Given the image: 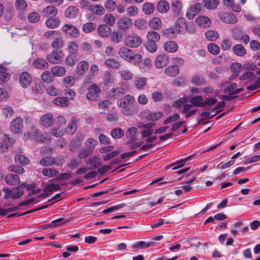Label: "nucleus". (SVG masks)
Segmentation results:
<instances>
[{
  "label": "nucleus",
  "mask_w": 260,
  "mask_h": 260,
  "mask_svg": "<svg viewBox=\"0 0 260 260\" xmlns=\"http://www.w3.org/2000/svg\"><path fill=\"white\" fill-rule=\"evenodd\" d=\"M11 132L14 134H18L22 132L23 128V121L20 117H16L10 124Z\"/></svg>",
  "instance_id": "12"
},
{
  "label": "nucleus",
  "mask_w": 260,
  "mask_h": 260,
  "mask_svg": "<svg viewBox=\"0 0 260 260\" xmlns=\"http://www.w3.org/2000/svg\"><path fill=\"white\" fill-rule=\"evenodd\" d=\"M168 64V57L165 54L158 55L155 61L154 64L157 69H160L166 67Z\"/></svg>",
  "instance_id": "19"
},
{
  "label": "nucleus",
  "mask_w": 260,
  "mask_h": 260,
  "mask_svg": "<svg viewBox=\"0 0 260 260\" xmlns=\"http://www.w3.org/2000/svg\"><path fill=\"white\" fill-rule=\"evenodd\" d=\"M51 72L53 76L62 77L66 74V69L63 67L56 66L52 68Z\"/></svg>",
  "instance_id": "32"
},
{
  "label": "nucleus",
  "mask_w": 260,
  "mask_h": 260,
  "mask_svg": "<svg viewBox=\"0 0 260 260\" xmlns=\"http://www.w3.org/2000/svg\"><path fill=\"white\" fill-rule=\"evenodd\" d=\"M197 24L203 28H207L210 26L211 24V19L205 16L198 17L195 20Z\"/></svg>",
  "instance_id": "23"
},
{
  "label": "nucleus",
  "mask_w": 260,
  "mask_h": 260,
  "mask_svg": "<svg viewBox=\"0 0 260 260\" xmlns=\"http://www.w3.org/2000/svg\"><path fill=\"white\" fill-rule=\"evenodd\" d=\"M45 24L49 28H56L60 24V20L58 18L56 17L48 18L46 20Z\"/></svg>",
  "instance_id": "33"
},
{
  "label": "nucleus",
  "mask_w": 260,
  "mask_h": 260,
  "mask_svg": "<svg viewBox=\"0 0 260 260\" xmlns=\"http://www.w3.org/2000/svg\"><path fill=\"white\" fill-rule=\"evenodd\" d=\"M142 10L146 15H150L154 11V6L150 3H145L143 5Z\"/></svg>",
  "instance_id": "52"
},
{
  "label": "nucleus",
  "mask_w": 260,
  "mask_h": 260,
  "mask_svg": "<svg viewBox=\"0 0 260 260\" xmlns=\"http://www.w3.org/2000/svg\"><path fill=\"white\" fill-rule=\"evenodd\" d=\"M26 185L25 183H22L16 187H13L12 189L7 188H4V199H7L12 198L13 199H17L20 198L24 193L22 187Z\"/></svg>",
  "instance_id": "5"
},
{
  "label": "nucleus",
  "mask_w": 260,
  "mask_h": 260,
  "mask_svg": "<svg viewBox=\"0 0 260 260\" xmlns=\"http://www.w3.org/2000/svg\"><path fill=\"white\" fill-rule=\"evenodd\" d=\"M203 3L207 9L213 10L217 7L219 2L218 0H204Z\"/></svg>",
  "instance_id": "54"
},
{
  "label": "nucleus",
  "mask_w": 260,
  "mask_h": 260,
  "mask_svg": "<svg viewBox=\"0 0 260 260\" xmlns=\"http://www.w3.org/2000/svg\"><path fill=\"white\" fill-rule=\"evenodd\" d=\"M57 13V9L53 6H47L44 8L42 11L43 15L48 18L55 17Z\"/></svg>",
  "instance_id": "26"
},
{
  "label": "nucleus",
  "mask_w": 260,
  "mask_h": 260,
  "mask_svg": "<svg viewBox=\"0 0 260 260\" xmlns=\"http://www.w3.org/2000/svg\"><path fill=\"white\" fill-rule=\"evenodd\" d=\"M88 69V63L85 60H82L77 63L75 70L76 74L78 76H83Z\"/></svg>",
  "instance_id": "22"
},
{
  "label": "nucleus",
  "mask_w": 260,
  "mask_h": 260,
  "mask_svg": "<svg viewBox=\"0 0 260 260\" xmlns=\"http://www.w3.org/2000/svg\"><path fill=\"white\" fill-rule=\"evenodd\" d=\"M134 25L140 29H145L147 26V21L143 18H139L134 21Z\"/></svg>",
  "instance_id": "63"
},
{
  "label": "nucleus",
  "mask_w": 260,
  "mask_h": 260,
  "mask_svg": "<svg viewBox=\"0 0 260 260\" xmlns=\"http://www.w3.org/2000/svg\"><path fill=\"white\" fill-rule=\"evenodd\" d=\"M170 6L168 2L161 0L158 2L157 5V11L161 13H166L169 11Z\"/></svg>",
  "instance_id": "41"
},
{
  "label": "nucleus",
  "mask_w": 260,
  "mask_h": 260,
  "mask_svg": "<svg viewBox=\"0 0 260 260\" xmlns=\"http://www.w3.org/2000/svg\"><path fill=\"white\" fill-rule=\"evenodd\" d=\"M198 109L197 108L194 107L192 105L187 104L183 106L181 109L182 113L185 115V118H188L193 115L197 111Z\"/></svg>",
  "instance_id": "20"
},
{
  "label": "nucleus",
  "mask_w": 260,
  "mask_h": 260,
  "mask_svg": "<svg viewBox=\"0 0 260 260\" xmlns=\"http://www.w3.org/2000/svg\"><path fill=\"white\" fill-rule=\"evenodd\" d=\"M117 25L119 29L125 31L132 26V20L127 17H122L117 21Z\"/></svg>",
  "instance_id": "15"
},
{
  "label": "nucleus",
  "mask_w": 260,
  "mask_h": 260,
  "mask_svg": "<svg viewBox=\"0 0 260 260\" xmlns=\"http://www.w3.org/2000/svg\"><path fill=\"white\" fill-rule=\"evenodd\" d=\"M206 38L210 41H214L216 40L218 37L219 35L217 32L214 30H207L205 34Z\"/></svg>",
  "instance_id": "51"
},
{
  "label": "nucleus",
  "mask_w": 260,
  "mask_h": 260,
  "mask_svg": "<svg viewBox=\"0 0 260 260\" xmlns=\"http://www.w3.org/2000/svg\"><path fill=\"white\" fill-rule=\"evenodd\" d=\"M201 118L199 120L198 123L200 124H205L207 123L206 120L212 118L213 116L210 115L209 112H202L200 115Z\"/></svg>",
  "instance_id": "62"
},
{
  "label": "nucleus",
  "mask_w": 260,
  "mask_h": 260,
  "mask_svg": "<svg viewBox=\"0 0 260 260\" xmlns=\"http://www.w3.org/2000/svg\"><path fill=\"white\" fill-rule=\"evenodd\" d=\"M243 90L241 88H236V84L235 83L232 84L230 86L226 87L224 91L225 93H229L230 95H234L241 92Z\"/></svg>",
  "instance_id": "38"
},
{
  "label": "nucleus",
  "mask_w": 260,
  "mask_h": 260,
  "mask_svg": "<svg viewBox=\"0 0 260 260\" xmlns=\"http://www.w3.org/2000/svg\"><path fill=\"white\" fill-rule=\"evenodd\" d=\"M39 123L45 128L52 126L54 123L53 115L50 113L43 115L40 118Z\"/></svg>",
  "instance_id": "13"
},
{
  "label": "nucleus",
  "mask_w": 260,
  "mask_h": 260,
  "mask_svg": "<svg viewBox=\"0 0 260 260\" xmlns=\"http://www.w3.org/2000/svg\"><path fill=\"white\" fill-rule=\"evenodd\" d=\"M77 120L75 117H72L71 122L66 128V132L70 135L73 134L77 129L76 123Z\"/></svg>",
  "instance_id": "40"
},
{
  "label": "nucleus",
  "mask_w": 260,
  "mask_h": 260,
  "mask_svg": "<svg viewBox=\"0 0 260 260\" xmlns=\"http://www.w3.org/2000/svg\"><path fill=\"white\" fill-rule=\"evenodd\" d=\"M110 105V102L107 100H104L100 102L99 104L100 113L102 114L106 113L108 111V108Z\"/></svg>",
  "instance_id": "56"
},
{
  "label": "nucleus",
  "mask_w": 260,
  "mask_h": 260,
  "mask_svg": "<svg viewBox=\"0 0 260 260\" xmlns=\"http://www.w3.org/2000/svg\"><path fill=\"white\" fill-rule=\"evenodd\" d=\"M201 8L202 6L200 4H196L190 7L186 12L187 18L189 19H193L194 16L200 12Z\"/></svg>",
  "instance_id": "21"
},
{
  "label": "nucleus",
  "mask_w": 260,
  "mask_h": 260,
  "mask_svg": "<svg viewBox=\"0 0 260 260\" xmlns=\"http://www.w3.org/2000/svg\"><path fill=\"white\" fill-rule=\"evenodd\" d=\"M42 173L43 175L51 178L56 176L58 171L52 168H45L42 170Z\"/></svg>",
  "instance_id": "55"
},
{
  "label": "nucleus",
  "mask_w": 260,
  "mask_h": 260,
  "mask_svg": "<svg viewBox=\"0 0 260 260\" xmlns=\"http://www.w3.org/2000/svg\"><path fill=\"white\" fill-rule=\"evenodd\" d=\"M118 53L123 59L135 66L138 65L141 62L142 55L127 47H123L120 48Z\"/></svg>",
  "instance_id": "1"
},
{
  "label": "nucleus",
  "mask_w": 260,
  "mask_h": 260,
  "mask_svg": "<svg viewBox=\"0 0 260 260\" xmlns=\"http://www.w3.org/2000/svg\"><path fill=\"white\" fill-rule=\"evenodd\" d=\"M203 98L200 95H197L192 97L190 99V103L194 107H203L204 101H203Z\"/></svg>",
  "instance_id": "53"
},
{
  "label": "nucleus",
  "mask_w": 260,
  "mask_h": 260,
  "mask_svg": "<svg viewBox=\"0 0 260 260\" xmlns=\"http://www.w3.org/2000/svg\"><path fill=\"white\" fill-rule=\"evenodd\" d=\"M96 27V24L93 22H86L82 27V31L86 34H88L94 30Z\"/></svg>",
  "instance_id": "48"
},
{
  "label": "nucleus",
  "mask_w": 260,
  "mask_h": 260,
  "mask_svg": "<svg viewBox=\"0 0 260 260\" xmlns=\"http://www.w3.org/2000/svg\"><path fill=\"white\" fill-rule=\"evenodd\" d=\"M63 53L62 51L54 50L48 54L46 59L48 61L52 63H58L62 59Z\"/></svg>",
  "instance_id": "14"
},
{
  "label": "nucleus",
  "mask_w": 260,
  "mask_h": 260,
  "mask_svg": "<svg viewBox=\"0 0 260 260\" xmlns=\"http://www.w3.org/2000/svg\"><path fill=\"white\" fill-rule=\"evenodd\" d=\"M164 49L166 52L174 53L177 51L178 49V46L175 41H170L164 44Z\"/></svg>",
  "instance_id": "29"
},
{
  "label": "nucleus",
  "mask_w": 260,
  "mask_h": 260,
  "mask_svg": "<svg viewBox=\"0 0 260 260\" xmlns=\"http://www.w3.org/2000/svg\"><path fill=\"white\" fill-rule=\"evenodd\" d=\"M171 6L173 12L175 15H179L182 8L181 3L178 1H175L172 3Z\"/></svg>",
  "instance_id": "61"
},
{
  "label": "nucleus",
  "mask_w": 260,
  "mask_h": 260,
  "mask_svg": "<svg viewBox=\"0 0 260 260\" xmlns=\"http://www.w3.org/2000/svg\"><path fill=\"white\" fill-rule=\"evenodd\" d=\"M61 31L67 37L71 38H77L80 35V31L77 27L71 24L63 25Z\"/></svg>",
  "instance_id": "9"
},
{
  "label": "nucleus",
  "mask_w": 260,
  "mask_h": 260,
  "mask_svg": "<svg viewBox=\"0 0 260 260\" xmlns=\"http://www.w3.org/2000/svg\"><path fill=\"white\" fill-rule=\"evenodd\" d=\"M162 116L160 112H152L149 110L142 111L139 114V117L141 119H145L148 121H156L160 119Z\"/></svg>",
  "instance_id": "7"
},
{
  "label": "nucleus",
  "mask_w": 260,
  "mask_h": 260,
  "mask_svg": "<svg viewBox=\"0 0 260 260\" xmlns=\"http://www.w3.org/2000/svg\"><path fill=\"white\" fill-rule=\"evenodd\" d=\"M98 142L94 139L89 138L85 142L86 149L90 150L91 152L93 151L95 146L97 145Z\"/></svg>",
  "instance_id": "57"
},
{
  "label": "nucleus",
  "mask_w": 260,
  "mask_h": 260,
  "mask_svg": "<svg viewBox=\"0 0 260 260\" xmlns=\"http://www.w3.org/2000/svg\"><path fill=\"white\" fill-rule=\"evenodd\" d=\"M32 90L35 95L41 94L45 91V85L42 83H36L32 87Z\"/></svg>",
  "instance_id": "50"
},
{
  "label": "nucleus",
  "mask_w": 260,
  "mask_h": 260,
  "mask_svg": "<svg viewBox=\"0 0 260 260\" xmlns=\"http://www.w3.org/2000/svg\"><path fill=\"white\" fill-rule=\"evenodd\" d=\"M134 98L131 95H126L123 98L117 101V104L118 107L122 108V113L124 115H131L134 111L130 106L134 102Z\"/></svg>",
  "instance_id": "4"
},
{
  "label": "nucleus",
  "mask_w": 260,
  "mask_h": 260,
  "mask_svg": "<svg viewBox=\"0 0 260 260\" xmlns=\"http://www.w3.org/2000/svg\"><path fill=\"white\" fill-rule=\"evenodd\" d=\"M53 103L55 105L60 106L62 107H67L69 105V101L67 98L64 97H57L53 100Z\"/></svg>",
  "instance_id": "44"
},
{
  "label": "nucleus",
  "mask_w": 260,
  "mask_h": 260,
  "mask_svg": "<svg viewBox=\"0 0 260 260\" xmlns=\"http://www.w3.org/2000/svg\"><path fill=\"white\" fill-rule=\"evenodd\" d=\"M147 84V79L143 77H136L134 80V85L137 89H142Z\"/></svg>",
  "instance_id": "31"
},
{
  "label": "nucleus",
  "mask_w": 260,
  "mask_h": 260,
  "mask_svg": "<svg viewBox=\"0 0 260 260\" xmlns=\"http://www.w3.org/2000/svg\"><path fill=\"white\" fill-rule=\"evenodd\" d=\"M233 51L236 55L238 56H243L246 53L244 47L241 44H236L233 48Z\"/></svg>",
  "instance_id": "39"
},
{
  "label": "nucleus",
  "mask_w": 260,
  "mask_h": 260,
  "mask_svg": "<svg viewBox=\"0 0 260 260\" xmlns=\"http://www.w3.org/2000/svg\"><path fill=\"white\" fill-rule=\"evenodd\" d=\"M5 180L8 185H15L20 183L19 177L16 174H8L6 176Z\"/></svg>",
  "instance_id": "28"
},
{
  "label": "nucleus",
  "mask_w": 260,
  "mask_h": 260,
  "mask_svg": "<svg viewBox=\"0 0 260 260\" xmlns=\"http://www.w3.org/2000/svg\"><path fill=\"white\" fill-rule=\"evenodd\" d=\"M32 66L37 69L44 70L48 68L49 64L44 59L38 58L34 60Z\"/></svg>",
  "instance_id": "30"
},
{
  "label": "nucleus",
  "mask_w": 260,
  "mask_h": 260,
  "mask_svg": "<svg viewBox=\"0 0 260 260\" xmlns=\"http://www.w3.org/2000/svg\"><path fill=\"white\" fill-rule=\"evenodd\" d=\"M208 51L213 55H217L220 52V47L216 44L211 43L207 46Z\"/></svg>",
  "instance_id": "60"
},
{
  "label": "nucleus",
  "mask_w": 260,
  "mask_h": 260,
  "mask_svg": "<svg viewBox=\"0 0 260 260\" xmlns=\"http://www.w3.org/2000/svg\"><path fill=\"white\" fill-rule=\"evenodd\" d=\"M125 90L123 88H112L109 92V96L111 98L116 99L123 95Z\"/></svg>",
  "instance_id": "34"
},
{
  "label": "nucleus",
  "mask_w": 260,
  "mask_h": 260,
  "mask_svg": "<svg viewBox=\"0 0 260 260\" xmlns=\"http://www.w3.org/2000/svg\"><path fill=\"white\" fill-rule=\"evenodd\" d=\"M100 92L101 89L96 84H91L88 88V92L86 95V98L91 101H96L98 99Z\"/></svg>",
  "instance_id": "11"
},
{
  "label": "nucleus",
  "mask_w": 260,
  "mask_h": 260,
  "mask_svg": "<svg viewBox=\"0 0 260 260\" xmlns=\"http://www.w3.org/2000/svg\"><path fill=\"white\" fill-rule=\"evenodd\" d=\"M126 46L129 48H137L142 44L141 38L137 35H127L124 40Z\"/></svg>",
  "instance_id": "10"
},
{
  "label": "nucleus",
  "mask_w": 260,
  "mask_h": 260,
  "mask_svg": "<svg viewBox=\"0 0 260 260\" xmlns=\"http://www.w3.org/2000/svg\"><path fill=\"white\" fill-rule=\"evenodd\" d=\"M120 77L123 80L128 81L133 78V74L127 69H123L119 71Z\"/></svg>",
  "instance_id": "42"
},
{
  "label": "nucleus",
  "mask_w": 260,
  "mask_h": 260,
  "mask_svg": "<svg viewBox=\"0 0 260 260\" xmlns=\"http://www.w3.org/2000/svg\"><path fill=\"white\" fill-rule=\"evenodd\" d=\"M29 139H33L37 142H46L50 140V137L47 134H42L37 128L32 127L29 131L24 134V140H27Z\"/></svg>",
  "instance_id": "3"
},
{
  "label": "nucleus",
  "mask_w": 260,
  "mask_h": 260,
  "mask_svg": "<svg viewBox=\"0 0 260 260\" xmlns=\"http://www.w3.org/2000/svg\"><path fill=\"white\" fill-rule=\"evenodd\" d=\"M165 73L169 76L174 77L179 73V70L176 66H169L165 69Z\"/></svg>",
  "instance_id": "45"
},
{
  "label": "nucleus",
  "mask_w": 260,
  "mask_h": 260,
  "mask_svg": "<svg viewBox=\"0 0 260 260\" xmlns=\"http://www.w3.org/2000/svg\"><path fill=\"white\" fill-rule=\"evenodd\" d=\"M79 13V9L76 6H71L67 8L64 12V15L66 17L73 19L76 17Z\"/></svg>",
  "instance_id": "27"
},
{
  "label": "nucleus",
  "mask_w": 260,
  "mask_h": 260,
  "mask_svg": "<svg viewBox=\"0 0 260 260\" xmlns=\"http://www.w3.org/2000/svg\"><path fill=\"white\" fill-rule=\"evenodd\" d=\"M105 64L109 68L117 70L121 67V63L114 58H110L105 61Z\"/></svg>",
  "instance_id": "35"
},
{
  "label": "nucleus",
  "mask_w": 260,
  "mask_h": 260,
  "mask_svg": "<svg viewBox=\"0 0 260 260\" xmlns=\"http://www.w3.org/2000/svg\"><path fill=\"white\" fill-rule=\"evenodd\" d=\"M98 33L101 37H107L111 34V28L107 25H100L98 28Z\"/></svg>",
  "instance_id": "47"
},
{
  "label": "nucleus",
  "mask_w": 260,
  "mask_h": 260,
  "mask_svg": "<svg viewBox=\"0 0 260 260\" xmlns=\"http://www.w3.org/2000/svg\"><path fill=\"white\" fill-rule=\"evenodd\" d=\"M40 163L43 166H48L55 165V166H59L61 165V163L58 161H56L54 157L52 156H47L43 158L40 160Z\"/></svg>",
  "instance_id": "24"
},
{
  "label": "nucleus",
  "mask_w": 260,
  "mask_h": 260,
  "mask_svg": "<svg viewBox=\"0 0 260 260\" xmlns=\"http://www.w3.org/2000/svg\"><path fill=\"white\" fill-rule=\"evenodd\" d=\"M10 75L6 72L5 68L0 66V83L7 82L10 79Z\"/></svg>",
  "instance_id": "49"
},
{
  "label": "nucleus",
  "mask_w": 260,
  "mask_h": 260,
  "mask_svg": "<svg viewBox=\"0 0 260 260\" xmlns=\"http://www.w3.org/2000/svg\"><path fill=\"white\" fill-rule=\"evenodd\" d=\"M67 49L70 54H76L78 51V46L75 41H70L67 44Z\"/></svg>",
  "instance_id": "43"
},
{
  "label": "nucleus",
  "mask_w": 260,
  "mask_h": 260,
  "mask_svg": "<svg viewBox=\"0 0 260 260\" xmlns=\"http://www.w3.org/2000/svg\"><path fill=\"white\" fill-rule=\"evenodd\" d=\"M233 38L238 41L242 36L244 34L242 28L238 26H235L233 29Z\"/></svg>",
  "instance_id": "59"
},
{
  "label": "nucleus",
  "mask_w": 260,
  "mask_h": 260,
  "mask_svg": "<svg viewBox=\"0 0 260 260\" xmlns=\"http://www.w3.org/2000/svg\"><path fill=\"white\" fill-rule=\"evenodd\" d=\"M87 163L90 165V169L93 170L100 167L102 162L101 161L100 158L98 156H94L89 158Z\"/></svg>",
  "instance_id": "37"
},
{
  "label": "nucleus",
  "mask_w": 260,
  "mask_h": 260,
  "mask_svg": "<svg viewBox=\"0 0 260 260\" xmlns=\"http://www.w3.org/2000/svg\"><path fill=\"white\" fill-rule=\"evenodd\" d=\"M155 125V123L153 122L144 123L140 122L138 123L137 127L139 129L141 138H144L150 137L154 133L153 128Z\"/></svg>",
  "instance_id": "6"
},
{
  "label": "nucleus",
  "mask_w": 260,
  "mask_h": 260,
  "mask_svg": "<svg viewBox=\"0 0 260 260\" xmlns=\"http://www.w3.org/2000/svg\"><path fill=\"white\" fill-rule=\"evenodd\" d=\"M41 78L43 82L48 83L52 82L54 80L52 73L48 71H43L41 75Z\"/></svg>",
  "instance_id": "46"
},
{
  "label": "nucleus",
  "mask_w": 260,
  "mask_h": 260,
  "mask_svg": "<svg viewBox=\"0 0 260 260\" xmlns=\"http://www.w3.org/2000/svg\"><path fill=\"white\" fill-rule=\"evenodd\" d=\"M149 26L154 30H159L161 29L162 23L161 19L158 17H152L149 21Z\"/></svg>",
  "instance_id": "25"
},
{
  "label": "nucleus",
  "mask_w": 260,
  "mask_h": 260,
  "mask_svg": "<svg viewBox=\"0 0 260 260\" xmlns=\"http://www.w3.org/2000/svg\"><path fill=\"white\" fill-rule=\"evenodd\" d=\"M148 41L156 42L158 41L160 39V35L159 34L155 31H150L147 35Z\"/></svg>",
  "instance_id": "64"
},
{
  "label": "nucleus",
  "mask_w": 260,
  "mask_h": 260,
  "mask_svg": "<svg viewBox=\"0 0 260 260\" xmlns=\"http://www.w3.org/2000/svg\"><path fill=\"white\" fill-rule=\"evenodd\" d=\"M32 81V77L27 72H22L19 76V82L23 88L27 87Z\"/></svg>",
  "instance_id": "18"
},
{
  "label": "nucleus",
  "mask_w": 260,
  "mask_h": 260,
  "mask_svg": "<svg viewBox=\"0 0 260 260\" xmlns=\"http://www.w3.org/2000/svg\"><path fill=\"white\" fill-rule=\"evenodd\" d=\"M14 140L8 135L0 131V153L6 152L9 148L14 143Z\"/></svg>",
  "instance_id": "8"
},
{
  "label": "nucleus",
  "mask_w": 260,
  "mask_h": 260,
  "mask_svg": "<svg viewBox=\"0 0 260 260\" xmlns=\"http://www.w3.org/2000/svg\"><path fill=\"white\" fill-rule=\"evenodd\" d=\"M64 46V41L61 37V33L59 36L56 37L51 43V46L52 48L56 49H59L62 48Z\"/></svg>",
  "instance_id": "36"
},
{
  "label": "nucleus",
  "mask_w": 260,
  "mask_h": 260,
  "mask_svg": "<svg viewBox=\"0 0 260 260\" xmlns=\"http://www.w3.org/2000/svg\"><path fill=\"white\" fill-rule=\"evenodd\" d=\"M138 133V129L135 127L128 128L125 132V137L128 139L126 145L131 149H135L140 147L143 142H138L136 135Z\"/></svg>",
  "instance_id": "2"
},
{
  "label": "nucleus",
  "mask_w": 260,
  "mask_h": 260,
  "mask_svg": "<svg viewBox=\"0 0 260 260\" xmlns=\"http://www.w3.org/2000/svg\"><path fill=\"white\" fill-rule=\"evenodd\" d=\"M15 161L16 162H18L22 166H25L29 162L28 158L21 154L16 155L15 157Z\"/></svg>",
  "instance_id": "58"
},
{
  "label": "nucleus",
  "mask_w": 260,
  "mask_h": 260,
  "mask_svg": "<svg viewBox=\"0 0 260 260\" xmlns=\"http://www.w3.org/2000/svg\"><path fill=\"white\" fill-rule=\"evenodd\" d=\"M219 18L223 22L228 24H235L238 20L237 17L233 14L226 12L220 14Z\"/></svg>",
  "instance_id": "17"
},
{
  "label": "nucleus",
  "mask_w": 260,
  "mask_h": 260,
  "mask_svg": "<svg viewBox=\"0 0 260 260\" xmlns=\"http://www.w3.org/2000/svg\"><path fill=\"white\" fill-rule=\"evenodd\" d=\"M174 29L176 31L181 34L185 32L187 30L185 19L183 17L178 18L175 22Z\"/></svg>",
  "instance_id": "16"
}]
</instances>
